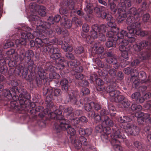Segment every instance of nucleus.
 I'll list each match as a JSON object with an SVG mask.
<instances>
[{
	"mask_svg": "<svg viewBox=\"0 0 151 151\" xmlns=\"http://www.w3.org/2000/svg\"><path fill=\"white\" fill-rule=\"evenodd\" d=\"M56 68L52 65H43L38 67L37 73L41 79H44L47 74H49V78L50 79H59L60 76L55 72Z\"/></svg>",
	"mask_w": 151,
	"mask_h": 151,
	"instance_id": "f257e3e1",
	"label": "nucleus"
},
{
	"mask_svg": "<svg viewBox=\"0 0 151 151\" xmlns=\"http://www.w3.org/2000/svg\"><path fill=\"white\" fill-rule=\"evenodd\" d=\"M112 129L113 133L111 135V144L115 150H120L121 147L119 144L120 142L123 141L124 139L126 138V137L123 134L120 129L115 127Z\"/></svg>",
	"mask_w": 151,
	"mask_h": 151,
	"instance_id": "f03ea898",
	"label": "nucleus"
},
{
	"mask_svg": "<svg viewBox=\"0 0 151 151\" xmlns=\"http://www.w3.org/2000/svg\"><path fill=\"white\" fill-rule=\"evenodd\" d=\"M22 29L25 32L21 33V39L20 40L17 39L15 40V43L17 45L20 44L21 45H24L26 44L27 39H32L36 37H41L42 36V34H40V32L38 31L33 32V34L30 32H26L29 31L31 30L29 27L27 26L23 27Z\"/></svg>",
	"mask_w": 151,
	"mask_h": 151,
	"instance_id": "7ed1b4c3",
	"label": "nucleus"
},
{
	"mask_svg": "<svg viewBox=\"0 0 151 151\" xmlns=\"http://www.w3.org/2000/svg\"><path fill=\"white\" fill-rule=\"evenodd\" d=\"M44 111H47V114L50 113L51 118L56 120L54 124L55 127H54L56 130L60 126L62 127L67 126L66 124L68 122H65L64 116L61 114L62 112L61 110H57L55 112H50L47 109H46Z\"/></svg>",
	"mask_w": 151,
	"mask_h": 151,
	"instance_id": "20e7f679",
	"label": "nucleus"
},
{
	"mask_svg": "<svg viewBox=\"0 0 151 151\" xmlns=\"http://www.w3.org/2000/svg\"><path fill=\"white\" fill-rule=\"evenodd\" d=\"M29 20L31 21H33L36 27V28L38 29H41V28L45 29L50 27L49 24L46 22H42L40 20V18L37 16L35 15H30L29 17Z\"/></svg>",
	"mask_w": 151,
	"mask_h": 151,
	"instance_id": "39448f33",
	"label": "nucleus"
},
{
	"mask_svg": "<svg viewBox=\"0 0 151 151\" xmlns=\"http://www.w3.org/2000/svg\"><path fill=\"white\" fill-rule=\"evenodd\" d=\"M11 83L13 86V87L10 90L4 89L3 93L4 96L9 100L11 99L12 96L14 97H16V88H17L16 86L18 85V83L15 80L12 81Z\"/></svg>",
	"mask_w": 151,
	"mask_h": 151,
	"instance_id": "423d86ee",
	"label": "nucleus"
},
{
	"mask_svg": "<svg viewBox=\"0 0 151 151\" xmlns=\"http://www.w3.org/2000/svg\"><path fill=\"white\" fill-rule=\"evenodd\" d=\"M43 93L44 95L47 94V96L51 99H53L55 96H58L60 94L61 90L59 89H53L51 87H44Z\"/></svg>",
	"mask_w": 151,
	"mask_h": 151,
	"instance_id": "0eeeda50",
	"label": "nucleus"
},
{
	"mask_svg": "<svg viewBox=\"0 0 151 151\" xmlns=\"http://www.w3.org/2000/svg\"><path fill=\"white\" fill-rule=\"evenodd\" d=\"M123 128L126 132L132 135H136L139 134V129L137 126L130 123H127L124 125Z\"/></svg>",
	"mask_w": 151,
	"mask_h": 151,
	"instance_id": "6e6552de",
	"label": "nucleus"
},
{
	"mask_svg": "<svg viewBox=\"0 0 151 151\" xmlns=\"http://www.w3.org/2000/svg\"><path fill=\"white\" fill-rule=\"evenodd\" d=\"M34 55L33 51L31 50H28L25 52L24 50H22L20 52L19 54V59L21 61L24 60L26 61L31 60V58Z\"/></svg>",
	"mask_w": 151,
	"mask_h": 151,
	"instance_id": "1a4fd4ad",
	"label": "nucleus"
},
{
	"mask_svg": "<svg viewBox=\"0 0 151 151\" xmlns=\"http://www.w3.org/2000/svg\"><path fill=\"white\" fill-rule=\"evenodd\" d=\"M140 23L139 22L136 21L133 24L128 26L127 27V29L128 31V33L133 35L137 33V32L140 29Z\"/></svg>",
	"mask_w": 151,
	"mask_h": 151,
	"instance_id": "9d476101",
	"label": "nucleus"
},
{
	"mask_svg": "<svg viewBox=\"0 0 151 151\" xmlns=\"http://www.w3.org/2000/svg\"><path fill=\"white\" fill-rule=\"evenodd\" d=\"M38 32H40V34H42V37H42L44 35V32L43 33H41V31H38ZM35 39V47L37 48H40L44 46L45 44H47L49 43V41L48 39L47 38H45L44 39H42L40 38L37 37Z\"/></svg>",
	"mask_w": 151,
	"mask_h": 151,
	"instance_id": "9b49d317",
	"label": "nucleus"
},
{
	"mask_svg": "<svg viewBox=\"0 0 151 151\" xmlns=\"http://www.w3.org/2000/svg\"><path fill=\"white\" fill-rule=\"evenodd\" d=\"M94 10L97 14L98 17L101 18L103 19L106 18L107 14L106 12V9L105 7L101 6L99 7H95L94 9Z\"/></svg>",
	"mask_w": 151,
	"mask_h": 151,
	"instance_id": "f8f14e48",
	"label": "nucleus"
},
{
	"mask_svg": "<svg viewBox=\"0 0 151 151\" xmlns=\"http://www.w3.org/2000/svg\"><path fill=\"white\" fill-rule=\"evenodd\" d=\"M116 84L114 82H111L110 85L106 88V91L109 93L111 97L113 96L116 93V92L118 91L116 90Z\"/></svg>",
	"mask_w": 151,
	"mask_h": 151,
	"instance_id": "ddd939ff",
	"label": "nucleus"
},
{
	"mask_svg": "<svg viewBox=\"0 0 151 151\" xmlns=\"http://www.w3.org/2000/svg\"><path fill=\"white\" fill-rule=\"evenodd\" d=\"M66 122H68V123L66 124L67 126L65 127H61L60 126H59V128L57 129L56 130L57 132H60V129L65 130L66 129L67 131L68 134H69L71 136L74 135L76 133V130L73 128L70 127L68 125L69 122L68 121L65 120Z\"/></svg>",
	"mask_w": 151,
	"mask_h": 151,
	"instance_id": "4468645a",
	"label": "nucleus"
},
{
	"mask_svg": "<svg viewBox=\"0 0 151 151\" xmlns=\"http://www.w3.org/2000/svg\"><path fill=\"white\" fill-rule=\"evenodd\" d=\"M69 96V100H68V102L70 101L72 103L74 104L78 105V104L77 101L76 97L77 96V94L76 92H74L71 91L70 92L69 91L68 92Z\"/></svg>",
	"mask_w": 151,
	"mask_h": 151,
	"instance_id": "2eb2a0df",
	"label": "nucleus"
},
{
	"mask_svg": "<svg viewBox=\"0 0 151 151\" xmlns=\"http://www.w3.org/2000/svg\"><path fill=\"white\" fill-rule=\"evenodd\" d=\"M118 43L119 45V49L122 52L126 50H129V45H128V42L126 40L119 41Z\"/></svg>",
	"mask_w": 151,
	"mask_h": 151,
	"instance_id": "dca6fc26",
	"label": "nucleus"
},
{
	"mask_svg": "<svg viewBox=\"0 0 151 151\" xmlns=\"http://www.w3.org/2000/svg\"><path fill=\"white\" fill-rule=\"evenodd\" d=\"M125 98V97L119 91L116 92L114 96L111 97L112 101L118 103L121 102Z\"/></svg>",
	"mask_w": 151,
	"mask_h": 151,
	"instance_id": "f3484780",
	"label": "nucleus"
},
{
	"mask_svg": "<svg viewBox=\"0 0 151 151\" xmlns=\"http://www.w3.org/2000/svg\"><path fill=\"white\" fill-rule=\"evenodd\" d=\"M68 62L65 60L64 57H61L59 59L57 67H55L56 69H63L66 67L69 66Z\"/></svg>",
	"mask_w": 151,
	"mask_h": 151,
	"instance_id": "a211bd4d",
	"label": "nucleus"
},
{
	"mask_svg": "<svg viewBox=\"0 0 151 151\" xmlns=\"http://www.w3.org/2000/svg\"><path fill=\"white\" fill-rule=\"evenodd\" d=\"M118 12L119 15L117 17V19L119 22H121L125 20L127 17L126 12L124 9L119 7Z\"/></svg>",
	"mask_w": 151,
	"mask_h": 151,
	"instance_id": "6ab92c4d",
	"label": "nucleus"
},
{
	"mask_svg": "<svg viewBox=\"0 0 151 151\" xmlns=\"http://www.w3.org/2000/svg\"><path fill=\"white\" fill-rule=\"evenodd\" d=\"M111 31L108 32L106 33V37L109 38V39H110L114 40H116L117 43H118L119 41L118 39H117V37L116 32L118 31L115 29H111Z\"/></svg>",
	"mask_w": 151,
	"mask_h": 151,
	"instance_id": "aec40b11",
	"label": "nucleus"
},
{
	"mask_svg": "<svg viewBox=\"0 0 151 151\" xmlns=\"http://www.w3.org/2000/svg\"><path fill=\"white\" fill-rule=\"evenodd\" d=\"M67 17L63 16L61 19L62 25L65 28H69L72 25V22L70 20L66 19Z\"/></svg>",
	"mask_w": 151,
	"mask_h": 151,
	"instance_id": "412c9836",
	"label": "nucleus"
},
{
	"mask_svg": "<svg viewBox=\"0 0 151 151\" xmlns=\"http://www.w3.org/2000/svg\"><path fill=\"white\" fill-rule=\"evenodd\" d=\"M60 16L59 15H55L54 18L49 17L47 19V22H46L49 24L50 27L48 28L45 29H47L49 28L50 27L51 25L53 24L55 22H58L60 20Z\"/></svg>",
	"mask_w": 151,
	"mask_h": 151,
	"instance_id": "4be33fe9",
	"label": "nucleus"
},
{
	"mask_svg": "<svg viewBox=\"0 0 151 151\" xmlns=\"http://www.w3.org/2000/svg\"><path fill=\"white\" fill-rule=\"evenodd\" d=\"M132 2L131 0H125L123 2L119 3V7L125 10L126 9H128L132 6Z\"/></svg>",
	"mask_w": 151,
	"mask_h": 151,
	"instance_id": "5701e85b",
	"label": "nucleus"
},
{
	"mask_svg": "<svg viewBox=\"0 0 151 151\" xmlns=\"http://www.w3.org/2000/svg\"><path fill=\"white\" fill-rule=\"evenodd\" d=\"M92 30L91 31V36L94 39L98 37V34L99 32L98 31V24H94L92 26Z\"/></svg>",
	"mask_w": 151,
	"mask_h": 151,
	"instance_id": "b1692460",
	"label": "nucleus"
},
{
	"mask_svg": "<svg viewBox=\"0 0 151 151\" xmlns=\"http://www.w3.org/2000/svg\"><path fill=\"white\" fill-rule=\"evenodd\" d=\"M73 109L71 107L66 108L64 110V113L66 114V116L68 119H72L74 117Z\"/></svg>",
	"mask_w": 151,
	"mask_h": 151,
	"instance_id": "393cba45",
	"label": "nucleus"
},
{
	"mask_svg": "<svg viewBox=\"0 0 151 151\" xmlns=\"http://www.w3.org/2000/svg\"><path fill=\"white\" fill-rule=\"evenodd\" d=\"M16 93H20L19 94V97H23L26 98H29L30 97L29 94L27 93L26 90L24 89L23 88H21L18 89V88H16ZM17 93H16L17 94Z\"/></svg>",
	"mask_w": 151,
	"mask_h": 151,
	"instance_id": "a878e982",
	"label": "nucleus"
},
{
	"mask_svg": "<svg viewBox=\"0 0 151 151\" xmlns=\"http://www.w3.org/2000/svg\"><path fill=\"white\" fill-rule=\"evenodd\" d=\"M104 119L102 122V124H104L109 127H113L114 123L113 121L107 116H104L103 117Z\"/></svg>",
	"mask_w": 151,
	"mask_h": 151,
	"instance_id": "bb28decb",
	"label": "nucleus"
},
{
	"mask_svg": "<svg viewBox=\"0 0 151 151\" xmlns=\"http://www.w3.org/2000/svg\"><path fill=\"white\" fill-rule=\"evenodd\" d=\"M132 99H135L140 103H143L145 101L144 98L141 96L139 92H135L132 94Z\"/></svg>",
	"mask_w": 151,
	"mask_h": 151,
	"instance_id": "cd10ccee",
	"label": "nucleus"
},
{
	"mask_svg": "<svg viewBox=\"0 0 151 151\" xmlns=\"http://www.w3.org/2000/svg\"><path fill=\"white\" fill-rule=\"evenodd\" d=\"M25 62H27V64L28 65V70L30 72H33L35 71L36 65H34V61L32 60H26Z\"/></svg>",
	"mask_w": 151,
	"mask_h": 151,
	"instance_id": "c85d7f7f",
	"label": "nucleus"
},
{
	"mask_svg": "<svg viewBox=\"0 0 151 151\" xmlns=\"http://www.w3.org/2000/svg\"><path fill=\"white\" fill-rule=\"evenodd\" d=\"M85 5L86 7L84 8L85 10L88 13H91L93 8L92 4L91 3H89L88 1H86L85 2Z\"/></svg>",
	"mask_w": 151,
	"mask_h": 151,
	"instance_id": "c756f323",
	"label": "nucleus"
},
{
	"mask_svg": "<svg viewBox=\"0 0 151 151\" xmlns=\"http://www.w3.org/2000/svg\"><path fill=\"white\" fill-rule=\"evenodd\" d=\"M68 81L66 79H62L60 82V84L63 90L67 91L68 87Z\"/></svg>",
	"mask_w": 151,
	"mask_h": 151,
	"instance_id": "7c9ffc66",
	"label": "nucleus"
},
{
	"mask_svg": "<svg viewBox=\"0 0 151 151\" xmlns=\"http://www.w3.org/2000/svg\"><path fill=\"white\" fill-rule=\"evenodd\" d=\"M128 33L125 30H122L120 33L117 34V37L119 41L123 40L122 39L125 36H127L129 37Z\"/></svg>",
	"mask_w": 151,
	"mask_h": 151,
	"instance_id": "2f4dec72",
	"label": "nucleus"
},
{
	"mask_svg": "<svg viewBox=\"0 0 151 151\" xmlns=\"http://www.w3.org/2000/svg\"><path fill=\"white\" fill-rule=\"evenodd\" d=\"M7 67L4 66L2 67H0V73L5 75L7 72ZM4 76L1 75H0V82L3 81L4 80Z\"/></svg>",
	"mask_w": 151,
	"mask_h": 151,
	"instance_id": "473e14b6",
	"label": "nucleus"
},
{
	"mask_svg": "<svg viewBox=\"0 0 151 151\" xmlns=\"http://www.w3.org/2000/svg\"><path fill=\"white\" fill-rule=\"evenodd\" d=\"M61 47L65 52H71L73 50V49L72 46L65 42H64L61 45Z\"/></svg>",
	"mask_w": 151,
	"mask_h": 151,
	"instance_id": "72a5a7b5",
	"label": "nucleus"
},
{
	"mask_svg": "<svg viewBox=\"0 0 151 151\" xmlns=\"http://www.w3.org/2000/svg\"><path fill=\"white\" fill-rule=\"evenodd\" d=\"M16 97H14L12 96V98L15 101H17V99L19 100V102L20 104L23 105L24 104H25L27 101H28L27 100V99L29 98H26L24 97H19V98L18 97V96H17L16 95Z\"/></svg>",
	"mask_w": 151,
	"mask_h": 151,
	"instance_id": "f704fd0d",
	"label": "nucleus"
},
{
	"mask_svg": "<svg viewBox=\"0 0 151 151\" xmlns=\"http://www.w3.org/2000/svg\"><path fill=\"white\" fill-rule=\"evenodd\" d=\"M150 54L149 52H142L139 55V56L141 60H146L150 56Z\"/></svg>",
	"mask_w": 151,
	"mask_h": 151,
	"instance_id": "c9c22d12",
	"label": "nucleus"
},
{
	"mask_svg": "<svg viewBox=\"0 0 151 151\" xmlns=\"http://www.w3.org/2000/svg\"><path fill=\"white\" fill-rule=\"evenodd\" d=\"M132 120L129 117L126 116H123L119 117V121L121 123H125L130 122Z\"/></svg>",
	"mask_w": 151,
	"mask_h": 151,
	"instance_id": "e433bc0d",
	"label": "nucleus"
},
{
	"mask_svg": "<svg viewBox=\"0 0 151 151\" xmlns=\"http://www.w3.org/2000/svg\"><path fill=\"white\" fill-rule=\"evenodd\" d=\"M72 143L74 144V147L77 149H79L81 148L82 145V143L80 141V139L79 140H74L71 141Z\"/></svg>",
	"mask_w": 151,
	"mask_h": 151,
	"instance_id": "4c0bfd02",
	"label": "nucleus"
},
{
	"mask_svg": "<svg viewBox=\"0 0 151 151\" xmlns=\"http://www.w3.org/2000/svg\"><path fill=\"white\" fill-rule=\"evenodd\" d=\"M135 22L136 21L134 16L132 15H129L127 19L126 23L129 26Z\"/></svg>",
	"mask_w": 151,
	"mask_h": 151,
	"instance_id": "58836bf2",
	"label": "nucleus"
},
{
	"mask_svg": "<svg viewBox=\"0 0 151 151\" xmlns=\"http://www.w3.org/2000/svg\"><path fill=\"white\" fill-rule=\"evenodd\" d=\"M116 40H112L110 39H108V40L106 43V46L108 48L112 47H115L116 45Z\"/></svg>",
	"mask_w": 151,
	"mask_h": 151,
	"instance_id": "ea45409f",
	"label": "nucleus"
},
{
	"mask_svg": "<svg viewBox=\"0 0 151 151\" xmlns=\"http://www.w3.org/2000/svg\"><path fill=\"white\" fill-rule=\"evenodd\" d=\"M50 50H49V52H50L52 54L58 53L60 52L59 49L57 48L54 47L53 45L52 44L50 46Z\"/></svg>",
	"mask_w": 151,
	"mask_h": 151,
	"instance_id": "a19ab883",
	"label": "nucleus"
},
{
	"mask_svg": "<svg viewBox=\"0 0 151 151\" xmlns=\"http://www.w3.org/2000/svg\"><path fill=\"white\" fill-rule=\"evenodd\" d=\"M52 99L49 98L48 96H47L46 97L45 103L47 105V107L50 108H52L54 105L53 102L51 101Z\"/></svg>",
	"mask_w": 151,
	"mask_h": 151,
	"instance_id": "79ce46f5",
	"label": "nucleus"
},
{
	"mask_svg": "<svg viewBox=\"0 0 151 151\" xmlns=\"http://www.w3.org/2000/svg\"><path fill=\"white\" fill-rule=\"evenodd\" d=\"M39 6L35 3H31L29 5V8L31 11L34 12L39 8Z\"/></svg>",
	"mask_w": 151,
	"mask_h": 151,
	"instance_id": "37998d69",
	"label": "nucleus"
},
{
	"mask_svg": "<svg viewBox=\"0 0 151 151\" xmlns=\"http://www.w3.org/2000/svg\"><path fill=\"white\" fill-rule=\"evenodd\" d=\"M106 60L108 63L112 64L116 63L117 61L116 56L114 57L108 58H107Z\"/></svg>",
	"mask_w": 151,
	"mask_h": 151,
	"instance_id": "c03bdc74",
	"label": "nucleus"
},
{
	"mask_svg": "<svg viewBox=\"0 0 151 151\" xmlns=\"http://www.w3.org/2000/svg\"><path fill=\"white\" fill-rule=\"evenodd\" d=\"M98 31L99 33H104L106 32L108 27L105 24H102L100 27L98 25Z\"/></svg>",
	"mask_w": 151,
	"mask_h": 151,
	"instance_id": "a18cd8bd",
	"label": "nucleus"
},
{
	"mask_svg": "<svg viewBox=\"0 0 151 151\" xmlns=\"http://www.w3.org/2000/svg\"><path fill=\"white\" fill-rule=\"evenodd\" d=\"M131 109L132 110L140 111L142 109V106L137 104H133L131 106Z\"/></svg>",
	"mask_w": 151,
	"mask_h": 151,
	"instance_id": "49530a36",
	"label": "nucleus"
},
{
	"mask_svg": "<svg viewBox=\"0 0 151 151\" xmlns=\"http://www.w3.org/2000/svg\"><path fill=\"white\" fill-rule=\"evenodd\" d=\"M128 14H130L129 15H132L133 16H135L138 15L136 9L134 7L132 8L127 12Z\"/></svg>",
	"mask_w": 151,
	"mask_h": 151,
	"instance_id": "de8ad7c7",
	"label": "nucleus"
},
{
	"mask_svg": "<svg viewBox=\"0 0 151 151\" xmlns=\"http://www.w3.org/2000/svg\"><path fill=\"white\" fill-rule=\"evenodd\" d=\"M133 72L134 73H136V74H135V75L137 76L138 75L139 76H140V78H142V80H144L146 78V76L145 73L143 72H141L139 73H138V72L135 70H133Z\"/></svg>",
	"mask_w": 151,
	"mask_h": 151,
	"instance_id": "09e8293b",
	"label": "nucleus"
},
{
	"mask_svg": "<svg viewBox=\"0 0 151 151\" xmlns=\"http://www.w3.org/2000/svg\"><path fill=\"white\" fill-rule=\"evenodd\" d=\"M69 64V66L70 68H72L73 69H74L75 67L77 66L78 65V63L76 60H74L71 62H68Z\"/></svg>",
	"mask_w": 151,
	"mask_h": 151,
	"instance_id": "8fccbe9b",
	"label": "nucleus"
},
{
	"mask_svg": "<svg viewBox=\"0 0 151 151\" xmlns=\"http://www.w3.org/2000/svg\"><path fill=\"white\" fill-rule=\"evenodd\" d=\"M39 14L42 16H45L46 13L45 11V8L43 6L41 5L39 6Z\"/></svg>",
	"mask_w": 151,
	"mask_h": 151,
	"instance_id": "3c124183",
	"label": "nucleus"
},
{
	"mask_svg": "<svg viewBox=\"0 0 151 151\" xmlns=\"http://www.w3.org/2000/svg\"><path fill=\"white\" fill-rule=\"evenodd\" d=\"M108 26L111 27V29H115L117 31H118L119 29L115 27L116 24L114 22V20H112L111 21H110L108 22Z\"/></svg>",
	"mask_w": 151,
	"mask_h": 151,
	"instance_id": "603ef678",
	"label": "nucleus"
},
{
	"mask_svg": "<svg viewBox=\"0 0 151 151\" xmlns=\"http://www.w3.org/2000/svg\"><path fill=\"white\" fill-rule=\"evenodd\" d=\"M121 103L124 108H127L130 105V101L125 98L121 102Z\"/></svg>",
	"mask_w": 151,
	"mask_h": 151,
	"instance_id": "864d4df0",
	"label": "nucleus"
},
{
	"mask_svg": "<svg viewBox=\"0 0 151 151\" xmlns=\"http://www.w3.org/2000/svg\"><path fill=\"white\" fill-rule=\"evenodd\" d=\"M50 57L53 60L57 59L59 58H60L61 57V54L60 52L54 54H51Z\"/></svg>",
	"mask_w": 151,
	"mask_h": 151,
	"instance_id": "5fc2aeb1",
	"label": "nucleus"
},
{
	"mask_svg": "<svg viewBox=\"0 0 151 151\" xmlns=\"http://www.w3.org/2000/svg\"><path fill=\"white\" fill-rule=\"evenodd\" d=\"M94 104V102H91L90 103H86L85 104V109L87 111H90L91 109L92 105Z\"/></svg>",
	"mask_w": 151,
	"mask_h": 151,
	"instance_id": "6e6d98bb",
	"label": "nucleus"
},
{
	"mask_svg": "<svg viewBox=\"0 0 151 151\" xmlns=\"http://www.w3.org/2000/svg\"><path fill=\"white\" fill-rule=\"evenodd\" d=\"M139 44L141 45L142 48L144 49L146 47H148L149 45L148 42L146 40H143Z\"/></svg>",
	"mask_w": 151,
	"mask_h": 151,
	"instance_id": "4d7b16f0",
	"label": "nucleus"
},
{
	"mask_svg": "<svg viewBox=\"0 0 151 151\" xmlns=\"http://www.w3.org/2000/svg\"><path fill=\"white\" fill-rule=\"evenodd\" d=\"M108 73L111 77H115L116 76V70L114 68L110 69L108 71Z\"/></svg>",
	"mask_w": 151,
	"mask_h": 151,
	"instance_id": "13d9d810",
	"label": "nucleus"
},
{
	"mask_svg": "<svg viewBox=\"0 0 151 151\" xmlns=\"http://www.w3.org/2000/svg\"><path fill=\"white\" fill-rule=\"evenodd\" d=\"M69 8L72 10V11L74 9V2L73 0H70L67 2Z\"/></svg>",
	"mask_w": 151,
	"mask_h": 151,
	"instance_id": "bf43d9fd",
	"label": "nucleus"
},
{
	"mask_svg": "<svg viewBox=\"0 0 151 151\" xmlns=\"http://www.w3.org/2000/svg\"><path fill=\"white\" fill-rule=\"evenodd\" d=\"M45 32L46 34L50 37H54L55 35V32L53 31L50 29L46 30Z\"/></svg>",
	"mask_w": 151,
	"mask_h": 151,
	"instance_id": "052dcab7",
	"label": "nucleus"
},
{
	"mask_svg": "<svg viewBox=\"0 0 151 151\" xmlns=\"http://www.w3.org/2000/svg\"><path fill=\"white\" fill-rule=\"evenodd\" d=\"M72 119H69L70 120L71 123L74 125L78 124L80 122L79 119L78 118L74 117L72 118Z\"/></svg>",
	"mask_w": 151,
	"mask_h": 151,
	"instance_id": "680f3d73",
	"label": "nucleus"
},
{
	"mask_svg": "<svg viewBox=\"0 0 151 151\" xmlns=\"http://www.w3.org/2000/svg\"><path fill=\"white\" fill-rule=\"evenodd\" d=\"M84 51V49L82 47L79 46L76 48L74 51L77 54H80L82 53Z\"/></svg>",
	"mask_w": 151,
	"mask_h": 151,
	"instance_id": "e2e57ef3",
	"label": "nucleus"
},
{
	"mask_svg": "<svg viewBox=\"0 0 151 151\" xmlns=\"http://www.w3.org/2000/svg\"><path fill=\"white\" fill-rule=\"evenodd\" d=\"M52 43H50L49 44H45L46 45L45 46H44L42 48V50L43 52H49V51L50 50V46L51 45Z\"/></svg>",
	"mask_w": 151,
	"mask_h": 151,
	"instance_id": "0e129e2a",
	"label": "nucleus"
},
{
	"mask_svg": "<svg viewBox=\"0 0 151 151\" xmlns=\"http://www.w3.org/2000/svg\"><path fill=\"white\" fill-rule=\"evenodd\" d=\"M65 56L69 60H73L75 59L73 54L70 52L66 53Z\"/></svg>",
	"mask_w": 151,
	"mask_h": 151,
	"instance_id": "69168bd1",
	"label": "nucleus"
},
{
	"mask_svg": "<svg viewBox=\"0 0 151 151\" xmlns=\"http://www.w3.org/2000/svg\"><path fill=\"white\" fill-rule=\"evenodd\" d=\"M147 32L141 30L140 29L139 31L137 32L136 35L142 37H144L147 35Z\"/></svg>",
	"mask_w": 151,
	"mask_h": 151,
	"instance_id": "338daca9",
	"label": "nucleus"
},
{
	"mask_svg": "<svg viewBox=\"0 0 151 151\" xmlns=\"http://www.w3.org/2000/svg\"><path fill=\"white\" fill-rule=\"evenodd\" d=\"M134 145L138 149H142V143L138 141H136L134 143Z\"/></svg>",
	"mask_w": 151,
	"mask_h": 151,
	"instance_id": "774afa93",
	"label": "nucleus"
}]
</instances>
